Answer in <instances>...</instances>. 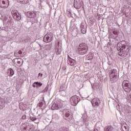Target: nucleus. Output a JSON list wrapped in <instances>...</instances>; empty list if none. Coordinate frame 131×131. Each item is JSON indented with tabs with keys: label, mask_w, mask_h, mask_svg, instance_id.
<instances>
[{
	"label": "nucleus",
	"mask_w": 131,
	"mask_h": 131,
	"mask_svg": "<svg viewBox=\"0 0 131 131\" xmlns=\"http://www.w3.org/2000/svg\"><path fill=\"white\" fill-rule=\"evenodd\" d=\"M117 50L119 51L118 55H120V57H122V58H125V57H126L129 53L130 48L129 46L127 45L126 41L122 40L118 43Z\"/></svg>",
	"instance_id": "f257e3e1"
},
{
	"label": "nucleus",
	"mask_w": 131,
	"mask_h": 131,
	"mask_svg": "<svg viewBox=\"0 0 131 131\" xmlns=\"http://www.w3.org/2000/svg\"><path fill=\"white\" fill-rule=\"evenodd\" d=\"M122 89L120 91V93L122 94H129V92L131 91V84L128 82V80H125L122 83Z\"/></svg>",
	"instance_id": "f03ea898"
},
{
	"label": "nucleus",
	"mask_w": 131,
	"mask_h": 131,
	"mask_svg": "<svg viewBox=\"0 0 131 131\" xmlns=\"http://www.w3.org/2000/svg\"><path fill=\"white\" fill-rule=\"evenodd\" d=\"M89 47L86 44L82 43L79 45L78 47V53L79 55H84L88 53Z\"/></svg>",
	"instance_id": "7ed1b4c3"
},
{
	"label": "nucleus",
	"mask_w": 131,
	"mask_h": 131,
	"mask_svg": "<svg viewBox=\"0 0 131 131\" xmlns=\"http://www.w3.org/2000/svg\"><path fill=\"white\" fill-rule=\"evenodd\" d=\"M109 76L111 81H117L119 77L118 71L116 69L111 70Z\"/></svg>",
	"instance_id": "20e7f679"
},
{
	"label": "nucleus",
	"mask_w": 131,
	"mask_h": 131,
	"mask_svg": "<svg viewBox=\"0 0 131 131\" xmlns=\"http://www.w3.org/2000/svg\"><path fill=\"white\" fill-rule=\"evenodd\" d=\"M79 101H80V97L76 95H74L70 98L71 104L72 106H76L77 104H78Z\"/></svg>",
	"instance_id": "39448f33"
},
{
	"label": "nucleus",
	"mask_w": 131,
	"mask_h": 131,
	"mask_svg": "<svg viewBox=\"0 0 131 131\" xmlns=\"http://www.w3.org/2000/svg\"><path fill=\"white\" fill-rule=\"evenodd\" d=\"M53 40V34L51 33H48L45 35L43 38V41L44 42H51Z\"/></svg>",
	"instance_id": "423d86ee"
},
{
	"label": "nucleus",
	"mask_w": 131,
	"mask_h": 131,
	"mask_svg": "<svg viewBox=\"0 0 131 131\" xmlns=\"http://www.w3.org/2000/svg\"><path fill=\"white\" fill-rule=\"evenodd\" d=\"M12 17H13L15 20L16 21H20L21 20V14L19 13H18V11L16 10H12L11 12Z\"/></svg>",
	"instance_id": "0eeeda50"
},
{
	"label": "nucleus",
	"mask_w": 131,
	"mask_h": 131,
	"mask_svg": "<svg viewBox=\"0 0 131 131\" xmlns=\"http://www.w3.org/2000/svg\"><path fill=\"white\" fill-rule=\"evenodd\" d=\"M10 6L9 0H0V8L7 9Z\"/></svg>",
	"instance_id": "6e6552de"
},
{
	"label": "nucleus",
	"mask_w": 131,
	"mask_h": 131,
	"mask_svg": "<svg viewBox=\"0 0 131 131\" xmlns=\"http://www.w3.org/2000/svg\"><path fill=\"white\" fill-rule=\"evenodd\" d=\"M25 15L27 18H30V19H35L37 16V14H36V12L35 11H29L26 12Z\"/></svg>",
	"instance_id": "1a4fd4ad"
},
{
	"label": "nucleus",
	"mask_w": 131,
	"mask_h": 131,
	"mask_svg": "<svg viewBox=\"0 0 131 131\" xmlns=\"http://www.w3.org/2000/svg\"><path fill=\"white\" fill-rule=\"evenodd\" d=\"M61 107V106L60 103L57 101H55L52 104L51 106V110H58V109H60Z\"/></svg>",
	"instance_id": "9d476101"
},
{
	"label": "nucleus",
	"mask_w": 131,
	"mask_h": 131,
	"mask_svg": "<svg viewBox=\"0 0 131 131\" xmlns=\"http://www.w3.org/2000/svg\"><path fill=\"white\" fill-rule=\"evenodd\" d=\"M91 103L93 107H98L101 102L98 98H95L91 101Z\"/></svg>",
	"instance_id": "9b49d317"
},
{
	"label": "nucleus",
	"mask_w": 131,
	"mask_h": 131,
	"mask_svg": "<svg viewBox=\"0 0 131 131\" xmlns=\"http://www.w3.org/2000/svg\"><path fill=\"white\" fill-rule=\"evenodd\" d=\"M74 7L75 9H80L81 7H83V2L81 1L79 3H78L77 1H74Z\"/></svg>",
	"instance_id": "f8f14e48"
},
{
	"label": "nucleus",
	"mask_w": 131,
	"mask_h": 131,
	"mask_svg": "<svg viewBox=\"0 0 131 131\" xmlns=\"http://www.w3.org/2000/svg\"><path fill=\"white\" fill-rule=\"evenodd\" d=\"M69 112H70L69 111V110L66 109V110H63L62 111V114L63 115H64V117H63L64 119H66V120H68V117L70 116V113H69Z\"/></svg>",
	"instance_id": "ddd939ff"
},
{
	"label": "nucleus",
	"mask_w": 131,
	"mask_h": 131,
	"mask_svg": "<svg viewBox=\"0 0 131 131\" xmlns=\"http://www.w3.org/2000/svg\"><path fill=\"white\" fill-rule=\"evenodd\" d=\"M68 64L70 65L71 66H74L75 64H76V61L70 57L69 55H68Z\"/></svg>",
	"instance_id": "4468645a"
},
{
	"label": "nucleus",
	"mask_w": 131,
	"mask_h": 131,
	"mask_svg": "<svg viewBox=\"0 0 131 131\" xmlns=\"http://www.w3.org/2000/svg\"><path fill=\"white\" fill-rule=\"evenodd\" d=\"M59 93L61 96H62V97H66V88L61 86L60 90H59Z\"/></svg>",
	"instance_id": "2eb2a0df"
},
{
	"label": "nucleus",
	"mask_w": 131,
	"mask_h": 131,
	"mask_svg": "<svg viewBox=\"0 0 131 131\" xmlns=\"http://www.w3.org/2000/svg\"><path fill=\"white\" fill-rule=\"evenodd\" d=\"M6 106V102L5 100L2 98H0V110H2Z\"/></svg>",
	"instance_id": "dca6fc26"
},
{
	"label": "nucleus",
	"mask_w": 131,
	"mask_h": 131,
	"mask_svg": "<svg viewBox=\"0 0 131 131\" xmlns=\"http://www.w3.org/2000/svg\"><path fill=\"white\" fill-rule=\"evenodd\" d=\"M21 131H32L33 130V128H32L31 127H30V125L28 126H25L24 127H22L21 128Z\"/></svg>",
	"instance_id": "f3484780"
},
{
	"label": "nucleus",
	"mask_w": 131,
	"mask_h": 131,
	"mask_svg": "<svg viewBox=\"0 0 131 131\" xmlns=\"http://www.w3.org/2000/svg\"><path fill=\"white\" fill-rule=\"evenodd\" d=\"M7 73L10 77H12V76H13V75L15 74V73L14 72V70H13V69L12 68H9L8 69Z\"/></svg>",
	"instance_id": "a211bd4d"
},
{
	"label": "nucleus",
	"mask_w": 131,
	"mask_h": 131,
	"mask_svg": "<svg viewBox=\"0 0 131 131\" xmlns=\"http://www.w3.org/2000/svg\"><path fill=\"white\" fill-rule=\"evenodd\" d=\"M15 61H17V66H22L23 64V60L21 58H16Z\"/></svg>",
	"instance_id": "6ab92c4d"
},
{
	"label": "nucleus",
	"mask_w": 131,
	"mask_h": 131,
	"mask_svg": "<svg viewBox=\"0 0 131 131\" xmlns=\"http://www.w3.org/2000/svg\"><path fill=\"white\" fill-rule=\"evenodd\" d=\"M30 119L31 120V121H35L36 120H39V118H36V116L32 114L30 116Z\"/></svg>",
	"instance_id": "aec40b11"
},
{
	"label": "nucleus",
	"mask_w": 131,
	"mask_h": 131,
	"mask_svg": "<svg viewBox=\"0 0 131 131\" xmlns=\"http://www.w3.org/2000/svg\"><path fill=\"white\" fill-rule=\"evenodd\" d=\"M42 85V83L41 82H35L33 84V88H38V87H40Z\"/></svg>",
	"instance_id": "412c9836"
},
{
	"label": "nucleus",
	"mask_w": 131,
	"mask_h": 131,
	"mask_svg": "<svg viewBox=\"0 0 131 131\" xmlns=\"http://www.w3.org/2000/svg\"><path fill=\"white\" fill-rule=\"evenodd\" d=\"M18 114H19V111H18V110L17 109H15L12 112V115L14 117H16V116H18Z\"/></svg>",
	"instance_id": "4be33fe9"
},
{
	"label": "nucleus",
	"mask_w": 131,
	"mask_h": 131,
	"mask_svg": "<svg viewBox=\"0 0 131 131\" xmlns=\"http://www.w3.org/2000/svg\"><path fill=\"white\" fill-rule=\"evenodd\" d=\"M91 64H92V62H91V60L88 59L86 61L84 62V65H85V66H88V67H89Z\"/></svg>",
	"instance_id": "5701e85b"
},
{
	"label": "nucleus",
	"mask_w": 131,
	"mask_h": 131,
	"mask_svg": "<svg viewBox=\"0 0 131 131\" xmlns=\"http://www.w3.org/2000/svg\"><path fill=\"white\" fill-rule=\"evenodd\" d=\"M43 106V103L41 101H40L37 105V107H39V108H41V109L42 110H43V109H45V106H43V107H42V106Z\"/></svg>",
	"instance_id": "b1692460"
},
{
	"label": "nucleus",
	"mask_w": 131,
	"mask_h": 131,
	"mask_svg": "<svg viewBox=\"0 0 131 131\" xmlns=\"http://www.w3.org/2000/svg\"><path fill=\"white\" fill-rule=\"evenodd\" d=\"M82 118L84 122H88V121H89V119H88V116L85 114L82 116Z\"/></svg>",
	"instance_id": "393cba45"
},
{
	"label": "nucleus",
	"mask_w": 131,
	"mask_h": 131,
	"mask_svg": "<svg viewBox=\"0 0 131 131\" xmlns=\"http://www.w3.org/2000/svg\"><path fill=\"white\" fill-rule=\"evenodd\" d=\"M86 23L85 21H82L80 25V28H86Z\"/></svg>",
	"instance_id": "a878e982"
},
{
	"label": "nucleus",
	"mask_w": 131,
	"mask_h": 131,
	"mask_svg": "<svg viewBox=\"0 0 131 131\" xmlns=\"http://www.w3.org/2000/svg\"><path fill=\"white\" fill-rule=\"evenodd\" d=\"M59 131H69V129L66 127H61L59 128Z\"/></svg>",
	"instance_id": "bb28decb"
},
{
	"label": "nucleus",
	"mask_w": 131,
	"mask_h": 131,
	"mask_svg": "<svg viewBox=\"0 0 131 131\" xmlns=\"http://www.w3.org/2000/svg\"><path fill=\"white\" fill-rule=\"evenodd\" d=\"M52 49V44H48L45 46V50L50 51Z\"/></svg>",
	"instance_id": "cd10ccee"
},
{
	"label": "nucleus",
	"mask_w": 131,
	"mask_h": 131,
	"mask_svg": "<svg viewBox=\"0 0 131 131\" xmlns=\"http://www.w3.org/2000/svg\"><path fill=\"white\" fill-rule=\"evenodd\" d=\"M113 34H114L115 37H118V30H114L113 31Z\"/></svg>",
	"instance_id": "c85d7f7f"
},
{
	"label": "nucleus",
	"mask_w": 131,
	"mask_h": 131,
	"mask_svg": "<svg viewBox=\"0 0 131 131\" xmlns=\"http://www.w3.org/2000/svg\"><path fill=\"white\" fill-rule=\"evenodd\" d=\"M127 101H128V102H129L130 103H131V93L129 94L127 93Z\"/></svg>",
	"instance_id": "c756f323"
},
{
	"label": "nucleus",
	"mask_w": 131,
	"mask_h": 131,
	"mask_svg": "<svg viewBox=\"0 0 131 131\" xmlns=\"http://www.w3.org/2000/svg\"><path fill=\"white\" fill-rule=\"evenodd\" d=\"M49 84H47L45 89L42 91V93H45L48 92V91H49Z\"/></svg>",
	"instance_id": "7c9ffc66"
},
{
	"label": "nucleus",
	"mask_w": 131,
	"mask_h": 131,
	"mask_svg": "<svg viewBox=\"0 0 131 131\" xmlns=\"http://www.w3.org/2000/svg\"><path fill=\"white\" fill-rule=\"evenodd\" d=\"M110 37L112 39H114V40H116V38H117V37H115V35H114V34H110Z\"/></svg>",
	"instance_id": "2f4dec72"
},
{
	"label": "nucleus",
	"mask_w": 131,
	"mask_h": 131,
	"mask_svg": "<svg viewBox=\"0 0 131 131\" xmlns=\"http://www.w3.org/2000/svg\"><path fill=\"white\" fill-rule=\"evenodd\" d=\"M81 32L83 34H85V33H86V28H82L81 29Z\"/></svg>",
	"instance_id": "473e14b6"
},
{
	"label": "nucleus",
	"mask_w": 131,
	"mask_h": 131,
	"mask_svg": "<svg viewBox=\"0 0 131 131\" xmlns=\"http://www.w3.org/2000/svg\"><path fill=\"white\" fill-rule=\"evenodd\" d=\"M94 58V54L91 53L88 55V59L89 60H92Z\"/></svg>",
	"instance_id": "72a5a7b5"
},
{
	"label": "nucleus",
	"mask_w": 131,
	"mask_h": 131,
	"mask_svg": "<svg viewBox=\"0 0 131 131\" xmlns=\"http://www.w3.org/2000/svg\"><path fill=\"white\" fill-rule=\"evenodd\" d=\"M18 54L19 55H22V51L19 50V51H18V52H14V55H15V56H17V55H18Z\"/></svg>",
	"instance_id": "f704fd0d"
},
{
	"label": "nucleus",
	"mask_w": 131,
	"mask_h": 131,
	"mask_svg": "<svg viewBox=\"0 0 131 131\" xmlns=\"http://www.w3.org/2000/svg\"><path fill=\"white\" fill-rule=\"evenodd\" d=\"M67 14L68 17H69L70 18L72 17V14L71 13V12H70V11H68V12H67Z\"/></svg>",
	"instance_id": "c9c22d12"
},
{
	"label": "nucleus",
	"mask_w": 131,
	"mask_h": 131,
	"mask_svg": "<svg viewBox=\"0 0 131 131\" xmlns=\"http://www.w3.org/2000/svg\"><path fill=\"white\" fill-rule=\"evenodd\" d=\"M53 118H55L56 119H59V116L57 114H54L53 115Z\"/></svg>",
	"instance_id": "e433bc0d"
},
{
	"label": "nucleus",
	"mask_w": 131,
	"mask_h": 131,
	"mask_svg": "<svg viewBox=\"0 0 131 131\" xmlns=\"http://www.w3.org/2000/svg\"><path fill=\"white\" fill-rule=\"evenodd\" d=\"M124 128H125L126 131H128L129 130L128 127H126V126H124Z\"/></svg>",
	"instance_id": "4c0bfd02"
},
{
	"label": "nucleus",
	"mask_w": 131,
	"mask_h": 131,
	"mask_svg": "<svg viewBox=\"0 0 131 131\" xmlns=\"http://www.w3.org/2000/svg\"><path fill=\"white\" fill-rule=\"evenodd\" d=\"M56 54L57 55H60L61 54V52L59 51V49H57V51L56 52Z\"/></svg>",
	"instance_id": "58836bf2"
},
{
	"label": "nucleus",
	"mask_w": 131,
	"mask_h": 131,
	"mask_svg": "<svg viewBox=\"0 0 131 131\" xmlns=\"http://www.w3.org/2000/svg\"><path fill=\"white\" fill-rule=\"evenodd\" d=\"M22 119H25L26 118V115H24L22 117H21Z\"/></svg>",
	"instance_id": "ea45409f"
},
{
	"label": "nucleus",
	"mask_w": 131,
	"mask_h": 131,
	"mask_svg": "<svg viewBox=\"0 0 131 131\" xmlns=\"http://www.w3.org/2000/svg\"><path fill=\"white\" fill-rule=\"evenodd\" d=\"M40 76V77H42V74L39 73L38 75V77H39Z\"/></svg>",
	"instance_id": "a19ab883"
},
{
	"label": "nucleus",
	"mask_w": 131,
	"mask_h": 131,
	"mask_svg": "<svg viewBox=\"0 0 131 131\" xmlns=\"http://www.w3.org/2000/svg\"><path fill=\"white\" fill-rule=\"evenodd\" d=\"M126 11H128V9H126L125 11L124 12V14L125 15H126V14H127V12H126Z\"/></svg>",
	"instance_id": "79ce46f5"
},
{
	"label": "nucleus",
	"mask_w": 131,
	"mask_h": 131,
	"mask_svg": "<svg viewBox=\"0 0 131 131\" xmlns=\"http://www.w3.org/2000/svg\"><path fill=\"white\" fill-rule=\"evenodd\" d=\"M60 46V41H58L57 43L56 44L57 47H59Z\"/></svg>",
	"instance_id": "37998d69"
},
{
	"label": "nucleus",
	"mask_w": 131,
	"mask_h": 131,
	"mask_svg": "<svg viewBox=\"0 0 131 131\" xmlns=\"http://www.w3.org/2000/svg\"><path fill=\"white\" fill-rule=\"evenodd\" d=\"M62 70H63V71L66 70V67H62Z\"/></svg>",
	"instance_id": "c03bdc74"
},
{
	"label": "nucleus",
	"mask_w": 131,
	"mask_h": 131,
	"mask_svg": "<svg viewBox=\"0 0 131 131\" xmlns=\"http://www.w3.org/2000/svg\"><path fill=\"white\" fill-rule=\"evenodd\" d=\"M123 11H124V8H123V9H121V12L123 13Z\"/></svg>",
	"instance_id": "a18cd8bd"
},
{
	"label": "nucleus",
	"mask_w": 131,
	"mask_h": 131,
	"mask_svg": "<svg viewBox=\"0 0 131 131\" xmlns=\"http://www.w3.org/2000/svg\"><path fill=\"white\" fill-rule=\"evenodd\" d=\"M89 20H90V21H91V22H93V18H89Z\"/></svg>",
	"instance_id": "49530a36"
},
{
	"label": "nucleus",
	"mask_w": 131,
	"mask_h": 131,
	"mask_svg": "<svg viewBox=\"0 0 131 131\" xmlns=\"http://www.w3.org/2000/svg\"><path fill=\"white\" fill-rule=\"evenodd\" d=\"M94 131H99V130H98V129H97V128H95L94 129Z\"/></svg>",
	"instance_id": "de8ad7c7"
},
{
	"label": "nucleus",
	"mask_w": 131,
	"mask_h": 131,
	"mask_svg": "<svg viewBox=\"0 0 131 131\" xmlns=\"http://www.w3.org/2000/svg\"><path fill=\"white\" fill-rule=\"evenodd\" d=\"M21 57H24V55H21Z\"/></svg>",
	"instance_id": "09e8293b"
},
{
	"label": "nucleus",
	"mask_w": 131,
	"mask_h": 131,
	"mask_svg": "<svg viewBox=\"0 0 131 131\" xmlns=\"http://www.w3.org/2000/svg\"><path fill=\"white\" fill-rule=\"evenodd\" d=\"M127 1V2H128V0H126Z\"/></svg>",
	"instance_id": "8fccbe9b"
},
{
	"label": "nucleus",
	"mask_w": 131,
	"mask_h": 131,
	"mask_svg": "<svg viewBox=\"0 0 131 131\" xmlns=\"http://www.w3.org/2000/svg\"><path fill=\"white\" fill-rule=\"evenodd\" d=\"M40 47H41V46H40V45H39Z\"/></svg>",
	"instance_id": "3c124183"
},
{
	"label": "nucleus",
	"mask_w": 131,
	"mask_h": 131,
	"mask_svg": "<svg viewBox=\"0 0 131 131\" xmlns=\"http://www.w3.org/2000/svg\"><path fill=\"white\" fill-rule=\"evenodd\" d=\"M39 116H40V115H39Z\"/></svg>",
	"instance_id": "603ef678"
},
{
	"label": "nucleus",
	"mask_w": 131,
	"mask_h": 131,
	"mask_svg": "<svg viewBox=\"0 0 131 131\" xmlns=\"http://www.w3.org/2000/svg\"><path fill=\"white\" fill-rule=\"evenodd\" d=\"M0 114H1V112H0Z\"/></svg>",
	"instance_id": "864d4df0"
}]
</instances>
